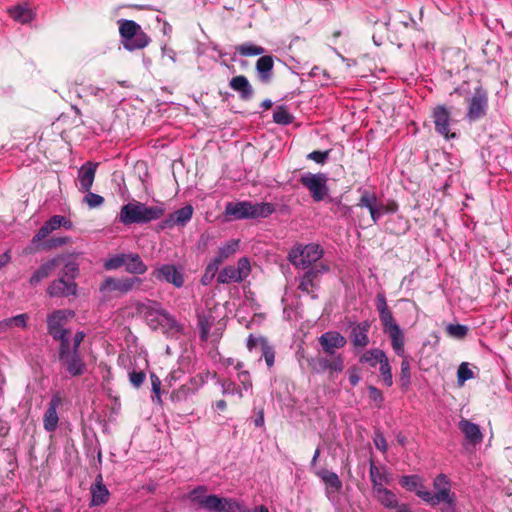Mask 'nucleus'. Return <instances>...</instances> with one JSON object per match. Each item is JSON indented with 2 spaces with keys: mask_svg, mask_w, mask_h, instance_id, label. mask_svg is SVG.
I'll use <instances>...</instances> for the list:
<instances>
[{
  "mask_svg": "<svg viewBox=\"0 0 512 512\" xmlns=\"http://www.w3.org/2000/svg\"><path fill=\"white\" fill-rule=\"evenodd\" d=\"M84 337V332L78 331L72 340L64 341L59 346V361L72 377L83 375L86 371V365L79 352Z\"/></svg>",
  "mask_w": 512,
  "mask_h": 512,
  "instance_id": "1",
  "label": "nucleus"
},
{
  "mask_svg": "<svg viewBox=\"0 0 512 512\" xmlns=\"http://www.w3.org/2000/svg\"><path fill=\"white\" fill-rule=\"evenodd\" d=\"M136 311L143 316L147 325L153 330L168 331L177 326L175 318L156 301L138 302L136 303Z\"/></svg>",
  "mask_w": 512,
  "mask_h": 512,
  "instance_id": "2",
  "label": "nucleus"
},
{
  "mask_svg": "<svg viewBox=\"0 0 512 512\" xmlns=\"http://www.w3.org/2000/svg\"><path fill=\"white\" fill-rule=\"evenodd\" d=\"M164 213L165 208L162 205L147 206L140 202H130L121 208L119 221L124 225L148 223L159 219Z\"/></svg>",
  "mask_w": 512,
  "mask_h": 512,
  "instance_id": "3",
  "label": "nucleus"
},
{
  "mask_svg": "<svg viewBox=\"0 0 512 512\" xmlns=\"http://www.w3.org/2000/svg\"><path fill=\"white\" fill-rule=\"evenodd\" d=\"M275 211L271 203H251L249 201L228 203L225 208V214L233 216L235 219L247 218H266Z\"/></svg>",
  "mask_w": 512,
  "mask_h": 512,
  "instance_id": "4",
  "label": "nucleus"
},
{
  "mask_svg": "<svg viewBox=\"0 0 512 512\" xmlns=\"http://www.w3.org/2000/svg\"><path fill=\"white\" fill-rule=\"evenodd\" d=\"M434 493L428 490H419L418 497L431 506H437L440 503L456 502L455 494L451 491V484L445 474H439L433 481Z\"/></svg>",
  "mask_w": 512,
  "mask_h": 512,
  "instance_id": "5",
  "label": "nucleus"
},
{
  "mask_svg": "<svg viewBox=\"0 0 512 512\" xmlns=\"http://www.w3.org/2000/svg\"><path fill=\"white\" fill-rule=\"evenodd\" d=\"M119 32L123 47L128 51L143 49L150 42L149 37L142 31L140 25L132 20H120Z\"/></svg>",
  "mask_w": 512,
  "mask_h": 512,
  "instance_id": "6",
  "label": "nucleus"
},
{
  "mask_svg": "<svg viewBox=\"0 0 512 512\" xmlns=\"http://www.w3.org/2000/svg\"><path fill=\"white\" fill-rule=\"evenodd\" d=\"M323 254V250L318 244L294 246L289 252V261L297 268L305 269L318 261Z\"/></svg>",
  "mask_w": 512,
  "mask_h": 512,
  "instance_id": "7",
  "label": "nucleus"
},
{
  "mask_svg": "<svg viewBox=\"0 0 512 512\" xmlns=\"http://www.w3.org/2000/svg\"><path fill=\"white\" fill-rule=\"evenodd\" d=\"M73 312L65 309L55 310L47 316V330L49 335L60 344L64 341L72 340L68 330L63 328L69 317H72Z\"/></svg>",
  "mask_w": 512,
  "mask_h": 512,
  "instance_id": "8",
  "label": "nucleus"
},
{
  "mask_svg": "<svg viewBox=\"0 0 512 512\" xmlns=\"http://www.w3.org/2000/svg\"><path fill=\"white\" fill-rule=\"evenodd\" d=\"M251 273L250 261L247 257L238 260L237 266L228 265L224 267L217 276V282L221 284L240 283Z\"/></svg>",
  "mask_w": 512,
  "mask_h": 512,
  "instance_id": "9",
  "label": "nucleus"
},
{
  "mask_svg": "<svg viewBox=\"0 0 512 512\" xmlns=\"http://www.w3.org/2000/svg\"><path fill=\"white\" fill-rule=\"evenodd\" d=\"M328 178L324 173H304L300 177V183L310 192L315 202H320L328 195Z\"/></svg>",
  "mask_w": 512,
  "mask_h": 512,
  "instance_id": "10",
  "label": "nucleus"
},
{
  "mask_svg": "<svg viewBox=\"0 0 512 512\" xmlns=\"http://www.w3.org/2000/svg\"><path fill=\"white\" fill-rule=\"evenodd\" d=\"M142 283L143 281L139 277H107L101 283L100 291L103 293L118 292L120 294H127L133 290L140 289Z\"/></svg>",
  "mask_w": 512,
  "mask_h": 512,
  "instance_id": "11",
  "label": "nucleus"
},
{
  "mask_svg": "<svg viewBox=\"0 0 512 512\" xmlns=\"http://www.w3.org/2000/svg\"><path fill=\"white\" fill-rule=\"evenodd\" d=\"M157 281L172 284L176 288L184 285V274L180 268L174 264H162L157 266L151 273Z\"/></svg>",
  "mask_w": 512,
  "mask_h": 512,
  "instance_id": "12",
  "label": "nucleus"
},
{
  "mask_svg": "<svg viewBox=\"0 0 512 512\" xmlns=\"http://www.w3.org/2000/svg\"><path fill=\"white\" fill-rule=\"evenodd\" d=\"M488 108V95L482 88H477L468 101L467 117L470 121H476L484 117Z\"/></svg>",
  "mask_w": 512,
  "mask_h": 512,
  "instance_id": "13",
  "label": "nucleus"
},
{
  "mask_svg": "<svg viewBox=\"0 0 512 512\" xmlns=\"http://www.w3.org/2000/svg\"><path fill=\"white\" fill-rule=\"evenodd\" d=\"M433 122L435 124V130L446 139L456 137L455 133L450 132L451 114L444 105H439L434 108Z\"/></svg>",
  "mask_w": 512,
  "mask_h": 512,
  "instance_id": "14",
  "label": "nucleus"
},
{
  "mask_svg": "<svg viewBox=\"0 0 512 512\" xmlns=\"http://www.w3.org/2000/svg\"><path fill=\"white\" fill-rule=\"evenodd\" d=\"M65 260L64 255H58L43 262L31 275L29 283L31 286H37L42 280L52 275L55 270Z\"/></svg>",
  "mask_w": 512,
  "mask_h": 512,
  "instance_id": "15",
  "label": "nucleus"
},
{
  "mask_svg": "<svg viewBox=\"0 0 512 512\" xmlns=\"http://www.w3.org/2000/svg\"><path fill=\"white\" fill-rule=\"evenodd\" d=\"M60 227H64L65 229H71L73 224L70 220H68L65 216L62 215H54L49 220H47L42 227L38 230V232L33 237V243L40 242L45 239L49 234L59 229Z\"/></svg>",
  "mask_w": 512,
  "mask_h": 512,
  "instance_id": "16",
  "label": "nucleus"
},
{
  "mask_svg": "<svg viewBox=\"0 0 512 512\" xmlns=\"http://www.w3.org/2000/svg\"><path fill=\"white\" fill-rule=\"evenodd\" d=\"M50 297H68L77 294V284L73 280L59 277L53 280L46 290Z\"/></svg>",
  "mask_w": 512,
  "mask_h": 512,
  "instance_id": "17",
  "label": "nucleus"
},
{
  "mask_svg": "<svg viewBox=\"0 0 512 512\" xmlns=\"http://www.w3.org/2000/svg\"><path fill=\"white\" fill-rule=\"evenodd\" d=\"M62 403L61 396L57 393L54 394L47 406L43 416V427L47 432H54L57 429L59 417L57 409Z\"/></svg>",
  "mask_w": 512,
  "mask_h": 512,
  "instance_id": "18",
  "label": "nucleus"
},
{
  "mask_svg": "<svg viewBox=\"0 0 512 512\" xmlns=\"http://www.w3.org/2000/svg\"><path fill=\"white\" fill-rule=\"evenodd\" d=\"M319 343L325 353L328 355H334L335 349L343 348L346 345L347 340L339 332L329 331L323 333L319 337Z\"/></svg>",
  "mask_w": 512,
  "mask_h": 512,
  "instance_id": "19",
  "label": "nucleus"
},
{
  "mask_svg": "<svg viewBox=\"0 0 512 512\" xmlns=\"http://www.w3.org/2000/svg\"><path fill=\"white\" fill-rule=\"evenodd\" d=\"M193 207L191 205H186L174 213H171L168 218H166L161 223V228H172L173 226H185L192 218L193 215Z\"/></svg>",
  "mask_w": 512,
  "mask_h": 512,
  "instance_id": "20",
  "label": "nucleus"
},
{
  "mask_svg": "<svg viewBox=\"0 0 512 512\" xmlns=\"http://www.w3.org/2000/svg\"><path fill=\"white\" fill-rule=\"evenodd\" d=\"M98 167V163L94 162H86L81 166L78 172V182H79V190L81 192H89L93 185L96 169Z\"/></svg>",
  "mask_w": 512,
  "mask_h": 512,
  "instance_id": "21",
  "label": "nucleus"
},
{
  "mask_svg": "<svg viewBox=\"0 0 512 512\" xmlns=\"http://www.w3.org/2000/svg\"><path fill=\"white\" fill-rule=\"evenodd\" d=\"M370 330V324L367 321H363L351 326L350 341L356 348H365L369 344L368 333Z\"/></svg>",
  "mask_w": 512,
  "mask_h": 512,
  "instance_id": "22",
  "label": "nucleus"
},
{
  "mask_svg": "<svg viewBox=\"0 0 512 512\" xmlns=\"http://www.w3.org/2000/svg\"><path fill=\"white\" fill-rule=\"evenodd\" d=\"M202 382L196 378H192L188 383L181 385L178 389L173 390L170 394V399L174 403H181L187 401L194 395L200 388Z\"/></svg>",
  "mask_w": 512,
  "mask_h": 512,
  "instance_id": "23",
  "label": "nucleus"
},
{
  "mask_svg": "<svg viewBox=\"0 0 512 512\" xmlns=\"http://www.w3.org/2000/svg\"><path fill=\"white\" fill-rule=\"evenodd\" d=\"M369 476L372 483V491L382 489L392 481L391 474L387 469L375 465L373 461L370 462Z\"/></svg>",
  "mask_w": 512,
  "mask_h": 512,
  "instance_id": "24",
  "label": "nucleus"
},
{
  "mask_svg": "<svg viewBox=\"0 0 512 512\" xmlns=\"http://www.w3.org/2000/svg\"><path fill=\"white\" fill-rule=\"evenodd\" d=\"M274 60L270 55H263L256 62V71L258 78L263 83H268L272 79Z\"/></svg>",
  "mask_w": 512,
  "mask_h": 512,
  "instance_id": "25",
  "label": "nucleus"
},
{
  "mask_svg": "<svg viewBox=\"0 0 512 512\" xmlns=\"http://www.w3.org/2000/svg\"><path fill=\"white\" fill-rule=\"evenodd\" d=\"M458 426L469 443L476 445L482 441L483 435L477 424L472 423L469 420L462 419Z\"/></svg>",
  "mask_w": 512,
  "mask_h": 512,
  "instance_id": "26",
  "label": "nucleus"
},
{
  "mask_svg": "<svg viewBox=\"0 0 512 512\" xmlns=\"http://www.w3.org/2000/svg\"><path fill=\"white\" fill-rule=\"evenodd\" d=\"M229 86L240 94L241 99L249 100L253 95V88L244 75L235 76L230 80Z\"/></svg>",
  "mask_w": 512,
  "mask_h": 512,
  "instance_id": "27",
  "label": "nucleus"
},
{
  "mask_svg": "<svg viewBox=\"0 0 512 512\" xmlns=\"http://www.w3.org/2000/svg\"><path fill=\"white\" fill-rule=\"evenodd\" d=\"M318 273L319 271L314 269L307 271L302 276L298 287L302 292L311 295L312 298L317 297L314 294V290L317 288Z\"/></svg>",
  "mask_w": 512,
  "mask_h": 512,
  "instance_id": "28",
  "label": "nucleus"
},
{
  "mask_svg": "<svg viewBox=\"0 0 512 512\" xmlns=\"http://www.w3.org/2000/svg\"><path fill=\"white\" fill-rule=\"evenodd\" d=\"M148 267L137 253H127L125 270L130 274L141 275L147 271Z\"/></svg>",
  "mask_w": 512,
  "mask_h": 512,
  "instance_id": "29",
  "label": "nucleus"
},
{
  "mask_svg": "<svg viewBox=\"0 0 512 512\" xmlns=\"http://www.w3.org/2000/svg\"><path fill=\"white\" fill-rule=\"evenodd\" d=\"M91 505L98 506L107 502L109 491L102 483V476L98 475L96 483L91 487Z\"/></svg>",
  "mask_w": 512,
  "mask_h": 512,
  "instance_id": "30",
  "label": "nucleus"
},
{
  "mask_svg": "<svg viewBox=\"0 0 512 512\" xmlns=\"http://www.w3.org/2000/svg\"><path fill=\"white\" fill-rule=\"evenodd\" d=\"M372 494L385 508L396 509L399 507L396 495L386 487L372 491Z\"/></svg>",
  "mask_w": 512,
  "mask_h": 512,
  "instance_id": "31",
  "label": "nucleus"
},
{
  "mask_svg": "<svg viewBox=\"0 0 512 512\" xmlns=\"http://www.w3.org/2000/svg\"><path fill=\"white\" fill-rule=\"evenodd\" d=\"M27 314H19L14 317L6 318L0 321V334L7 332L12 327L25 329L28 321Z\"/></svg>",
  "mask_w": 512,
  "mask_h": 512,
  "instance_id": "32",
  "label": "nucleus"
},
{
  "mask_svg": "<svg viewBox=\"0 0 512 512\" xmlns=\"http://www.w3.org/2000/svg\"><path fill=\"white\" fill-rule=\"evenodd\" d=\"M387 356L385 352L381 349L374 348L366 351L361 357V363H367L371 367H376L378 364L380 365Z\"/></svg>",
  "mask_w": 512,
  "mask_h": 512,
  "instance_id": "33",
  "label": "nucleus"
},
{
  "mask_svg": "<svg viewBox=\"0 0 512 512\" xmlns=\"http://www.w3.org/2000/svg\"><path fill=\"white\" fill-rule=\"evenodd\" d=\"M391 339V345L394 352L400 356L404 357L405 355V339L404 333L400 328H394V330L387 333Z\"/></svg>",
  "mask_w": 512,
  "mask_h": 512,
  "instance_id": "34",
  "label": "nucleus"
},
{
  "mask_svg": "<svg viewBox=\"0 0 512 512\" xmlns=\"http://www.w3.org/2000/svg\"><path fill=\"white\" fill-rule=\"evenodd\" d=\"M239 248V240H229L222 246L218 248V251L215 255V258H217V262H223L226 259L230 258L232 255H234Z\"/></svg>",
  "mask_w": 512,
  "mask_h": 512,
  "instance_id": "35",
  "label": "nucleus"
},
{
  "mask_svg": "<svg viewBox=\"0 0 512 512\" xmlns=\"http://www.w3.org/2000/svg\"><path fill=\"white\" fill-rule=\"evenodd\" d=\"M64 257L65 260L61 263V265H63V268L60 277H64L65 279L74 281V279L77 277L79 273V265L75 260L71 259L70 257Z\"/></svg>",
  "mask_w": 512,
  "mask_h": 512,
  "instance_id": "36",
  "label": "nucleus"
},
{
  "mask_svg": "<svg viewBox=\"0 0 512 512\" xmlns=\"http://www.w3.org/2000/svg\"><path fill=\"white\" fill-rule=\"evenodd\" d=\"M400 485L408 491H414L418 495L419 490H425L422 479L418 475L402 476L399 480Z\"/></svg>",
  "mask_w": 512,
  "mask_h": 512,
  "instance_id": "37",
  "label": "nucleus"
},
{
  "mask_svg": "<svg viewBox=\"0 0 512 512\" xmlns=\"http://www.w3.org/2000/svg\"><path fill=\"white\" fill-rule=\"evenodd\" d=\"M8 11L10 16L20 23H28L33 19L32 11L21 5L10 8Z\"/></svg>",
  "mask_w": 512,
  "mask_h": 512,
  "instance_id": "38",
  "label": "nucleus"
},
{
  "mask_svg": "<svg viewBox=\"0 0 512 512\" xmlns=\"http://www.w3.org/2000/svg\"><path fill=\"white\" fill-rule=\"evenodd\" d=\"M221 512H250L243 502L233 498L222 497Z\"/></svg>",
  "mask_w": 512,
  "mask_h": 512,
  "instance_id": "39",
  "label": "nucleus"
},
{
  "mask_svg": "<svg viewBox=\"0 0 512 512\" xmlns=\"http://www.w3.org/2000/svg\"><path fill=\"white\" fill-rule=\"evenodd\" d=\"M377 202V197L374 193L364 191L357 206L367 208L370 215L375 216V206Z\"/></svg>",
  "mask_w": 512,
  "mask_h": 512,
  "instance_id": "40",
  "label": "nucleus"
},
{
  "mask_svg": "<svg viewBox=\"0 0 512 512\" xmlns=\"http://www.w3.org/2000/svg\"><path fill=\"white\" fill-rule=\"evenodd\" d=\"M266 347H272L265 337H255L250 335L247 339V348L249 351L259 350L261 356L264 355Z\"/></svg>",
  "mask_w": 512,
  "mask_h": 512,
  "instance_id": "41",
  "label": "nucleus"
},
{
  "mask_svg": "<svg viewBox=\"0 0 512 512\" xmlns=\"http://www.w3.org/2000/svg\"><path fill=\"white\" fill-rule=\"evenodd\" d=\"M236 51L242 55V56H257V55H263L265 52V49L261 46L252 44V43H244L241 45H238L236 47Z\"/></svg>",
  "mask_w": 512,
  "mask_h": 512,
  "instance_id": "42",
  "label": "nucleus"
},
{
  "mask_svg": "<svg viewBox=\"0 0 512 512\" xmlns=\"http://www.w3.org/2000/svg\"><path fill=\"white\" fill-rule=\"evenodd\" d=\"M201 507L208 511L221 512L222 497H219L215 494L208 495L201 502Z\"/></svg>",
  "mask_w": 512,
  "mask_h": 512,
  "instance_id": "43",
  "label": "nucleus"
},
{
  "mask_svg": "<svg viewBox=\"0 0 512 512\" xmlns=\"http://www.w3.org/2000/svg\"><path fill=\"white\" fill-rule=\"evenodd\" d=\"M317 474L327 485L334 488L336 491H339L342 488V483L336 473L322 470Z\"/></svg>",
  "mask_w": 512,
  "mask_h": 512,
  "instance_id": "44",
  "label": "nucleus"
},
{
  "mask_svg": "<svg viewBox=\"0 0 512 512\" xmlns=\"http://www.w3.org/2000/svg\"><path fill=\"white\" fill-rule=\"evenodd\" d=\"M273 120L277 124L288 125L292 123L293 116L288 112L284 106H279L273 113Z\"/></svg>",
  "mask_w": 512,
  "mask_h": 512,
  "instance_id": "45",
  "label": "nucleus"
},
{
  "mask_svg": "<svg viewBox=\"0 0 512 512\" xmlns=\"http://www.w3.org/2000/svg\"><path fill=\"white\" fill-rule=\"evenodd\" d=\"M126 254L127 253H120V254H116V255L108 258L104 262V268L106 270H116V269H119L122 266H125Z\"/></svg>",
  "mask_w": 512,
  "mask_h": 512,
  "instance_id": "46",
  "label": "nucleus"
},
{
  "mask_svg": "<svg viewBox=\"0 0 512 512\" xmlns=\"http://www.w3.org/2000/svg\"><path fill=\"white\" fill-rule=\"evenodd\" d=\"M329 359L328 372L330 375L341 373L344 370V358L341 354L331 355Z\"/></svg>",
  "mask_w": 512,
  "mask_h": 512,
  "instance_id": "47",
  "label": "nucleus"
},
{
  "mask_svg": "<svg viewBox=\"0 0 512 512\" xmlns=\"http://www.w3.org/2000/svg\"><path fill=\"white\" fill-rule=\"evenodd\" d=\"M379 317H380V320L383 325V329H384L385 333H388V332L394 330V328H400L399 325L396 323L390 310L380 313Z\"/></svg>",
  "mask_w": 512,
  "mask_h": 512,
  "instance_id": "48",
  "label": "nucleus"
},
{
  "mask_svg": "<svg viewBox=\"0 0 512 512\" xmlns=\"http://www.w3.org/2000/svg\"><path fill=\"white\" fill-rule=\"evenodd\" d=\"M379 372H380V375L382 377L384 384L387 387H391L393 385V376H392L391 366H390L388 358L385 359L380 364Z\"/></svg>",
  "mask_w": 512,
  "mask_h": 512,
  "instance_id": "49",
  "label": "nucleus"
},
{
  "mask_svg": "<svg viewBox=\"0 0 512 512\" xmlns=\"http://www.w3.org/2000/svg\"><path fill=\"white\" fill-rule=\"evenodd\" d=\"M402 362H401V373H400V382H401V385L402 387H405L407 388L408 385L410 384V377H411V374H410V362L408 360V357L407 356H404L402 357Z\"/></svg>",
  "mask_w": 512,
  "mask_h": 512,
  "instance_id": "50",
  "label": "nucleus"
},
{
  "mask_svg": "<svg viewBox=\"0 0 512 512\" xmlns=\"http://www.w3.org/2000/svg\"><path fill=\"white\" fill-rule=\"evenodd\" d=\"M474 377L473 371L469 368L468 363L462 362L457 371V382L460 386L464 384L465 381L472 379Z\"/></svg>",
  "mask_w": 512,
  "mask_h": 512,
  "instance_id": "51",
  "label": "nucleus"
},
{
  "mask_svg": "<svg viewBox=\"0 0 512 512\" xmlns=\"http://www.w3.org/2000/svg\"><path fill=\"white\" fill-rule=\"evenodd\" d=\"M397 209V206L395 204L392 205H385L383 203H376L375 206V216H371L372 221L374 223H377L378 220L381 218L382 215L390 212H395Z\"/></svg>",
  "mask_w": 512,
  "mask_h": 512,
  "instance_id": "52",
  "label": "nucleus"
},
{
  "mask_svg": "<svg viewBox=\"0 0 512 512\" xmlns=\"http://www.w3.org/2000/svg\"><path fill=\"white\" fill-rule=\"evenodd\" d=\"M449 336L457 339H461L466 336L468 328L461 324H449L446 328Z\"/></svg>",
  "mask_w": 512,
  "mask_h": 512,
  "instance_id": "53",
  "label": "nucleus"
},
{
  "mask_svg": "<svg viewBox=\"0 0 512 512\" xmlns=\"http://www.w3.org/2000/svg\"><path fill=\"white\" fill-rule=\"evenodd\" d=\"M207 490V487L204 485L197 486L189 493L188 498L201 506L203 499L208 496L206 495Z\"/></svg>",
  "mask_w": 512,
  "mask_h": 512,
  "instance_id": "54",
  "label": "nucleus"
},
{
  "mask_svg": "<svg viewBox=\"0 0 512 512\" xmlns=\"http://www.w3.org/2000/svg\"><path fill=\"white\" fill-rule=\"evenodd\" d=\"M212 324L213 323L212 321H210V316H207L205 314L199 316L198 325L201 331V338L203 340H207Z\"/></svg>",
  "mask_w": 512,
  "mask_h": 512,
  "instance_id": "55",
  "label": "nucleus"
},
{
  "mask_svg": "<svg viewBox=\"0 0 512 512\" xmlns=\"http://www.w3.org/2000/svg\"><path fill=\"white\" fill-rule=\"evenodd\" d=\"M85 193L84 202L89 206V208H97L103 204L104 198L102 196L90 191Z\"/></svg>",
  "mask_w": 512,
  "mask_h": 512,
  "instance_id": "56",
  "label": "nucleus"
},
{
  "mask_svg": "<svg viewBox=\"0 0 512 512\" xmlns=\"http://www.w3.org/2000/svg\"><path fill=\"white\" fill-rule=\"evenodd\" d=\"M70 242H71V238L67 237V236L66 237H54V238H51L50 240L46 241L43 244V248L44 249H53V248L64 246Z\"/></svg>",
  "mask_w": 512,
  "mask_h": 512,
  "instance_id": "57",
  "label": "nucleus"
},
{
  "mask_svg": "<svg viewBox=\"0 0 512 512\" xmlns=\"http://www.w3.org/2000/svg\"><path fill=\"white\" fill-rule=\"evenodd\" d=\"M151 385H152V391L154 392V396L152 397L153 402L161 403V397H160V388H161V381L158 376L155 374H151Z\"/></svg>",
  "mask_w": 512,
  "mask_h": 512,
  "instance_id": "58",
  "label": "nucleus"
},
{
  "mask_svg": "<svg viewBox=\"0 0 512 512\" xmlns=\"http://www.w3.org/2000/svg\"><path fill=\"white\" fill-rule=\"evenodd\" d=\"M145 378L146 375L143 371H132L129 373V381L135 388H139L143 384Z\"/></svg>",
  "mask_w": 512,
  "mask_h": 512,
  "instance_id": "59",
  "label": "nucleus"
},
{
  "mask_svg": "<svg viewBox=\"0 0 512 512\" xmlns=\"http://www.w3.org/2000/svg\"><path fill=\"white\" fill-rule=\"evenodd\" d=\"M329 150L327 151H312L307 155V158L315 161L318 164H323L329 156Z\"/></svg>",
  "mask_w": 512,
  "mask_h": 512,
  "instance_id": "60",
  "label": "nucleus"
},
{
  "mask_svg": "<svg viewBox=\"0 0 512 512\" xmlns=\"http://www.w3.org/2000/svg\"><path fill=\"white\" fill-rule=\"evenodd\" d=\"M221 386H222V393L224 395L237 393L240 398L242 397L241 391L238 388H236V386L233 382L224 381V382H222Z\"/></svg>",
  "mask_w": 512,
  "mask_h": 512,
  "instance_id": "61",
  "label": "nucleus"
},
{
  "mask_svg": "<svg viewBox=\"0 0 512 512\" xmlns=\"http://www.w3.org/2000/svg\"><path fill=\"white\" fill-rule=\"evenodd\" d=\"M329 359L324 357H319L314 360L313 368L317 372L328 371Z\"/></svg>",
  "mask_w": 512,
  "mask_h": 512,
  "instance_id": "62",
  "label": "nucleus"
},
{
  "mask_svg": "<svg viewBox=\"0 0 512 512\" xmlns=\"http://www.w3.org/2000/svg\"><path fill=\"white\" fill-rule=\"evenodd\" d=\"M261 357L264 358L266 365L271 368L274 365L275 362V350L273 347H266L264 351V355Z\"/></svg>",
  "mask_w": 512,
  "mask_h": 512,
  "instance_id": "63",
  "label": "nucleus"
},
{
  "mask_svg": "<svg viewBox=\"0 0 512 512\" xmlns=\"http://www.w3.org/2000/svg\"><path fill=\"white\" fill-rule=\"evenodd\" d=\"M238 379L245 390H249L252 388V382L248 371H240L238 373Z\"/></svg>",
  "mask_w": 512,
  "mask_h": 512,
  "instance_id": "64",
  "label": "nucleus"
}]
</instances>
